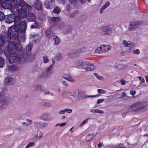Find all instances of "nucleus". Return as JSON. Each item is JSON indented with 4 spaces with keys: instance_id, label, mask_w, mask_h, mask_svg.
Instances as JSON below:
<instances>
[{
    "instance_id": "33",
    "label": "nucleus",
    "mask_w": 148,
    "mask_h": 148,
    "mask_svg": "<svg viewBox=\"0 0 148 148\" xmlns=\"http://www.w3.org/2000/svg\"><path fill=\"white\" fill-rule=\"evenodd\" d=\"M95 52L97 53H103L101 45L97 48L95 51Z\"/></svg>"
},
{
    "instance_id": "55",
    "label": "nucleus",
    "mask_w": 148,
    "mask_h": 148,
    "mask_svg": "<svg viewBox=\"0 0 148 148\" xmlns=\"http://www.w3.org/2000/svg\"><path fill=\"white\" fill-rule=\"evenodd\" d=\"M97 95H86L84 97L85 98H87V97H97Z\"/></svg>"
},
{
    "instance_id": "23",
    "label": "nucleus",
    "mask_w": 148,
    "mask_h": 148,
    "mask_svg": "<svg viewBox=\"0 0 148 148\" xmlns=\"http://www.w3.org/2000/svg\"><path fill=\"white\" fill-rule=\"evenodd\" d=\"M53 39L54 41V43L55 45H57L60 43V41L58 37L56 36L53 38Z\"/></svg>"
},
{
    "instance_id": "5",
    "label": "nucleus",
    "mask_w": 148,
    "mask_h": 148,
    "mask_svg": "<svg viewBox=\"0 0 148 148\" xmlns=\"http://www.w3.org/2000/svg\"><path fill=\"white\" fill-rule=\"evenodd\" d=\"M81 67L87 71H90L94 70L95 68V66L88 61H85L83 63Z\"/></svg>"
},
{
    "instance_id": "21",
    "label": "nucleus",
    "mask_w": 148,
    "mask_h": 148,
    "mask_svg": "<svg viewBox=\"0 0 148 148\" xmlns=\"http://www.w3.org/2000/svg\"><path fill=\"white\" fill-rule=\"evenodd\" d=\"M64 98H67L71 95V94L70 92H64L61 95Z\"/></svg>"
},
{
    "instance_id": "26",
    "label": "nucleus",
    "mask_w": 148,
    "mask_h": 148,
    "mask_svg": "<svg viewBox=\"0 0 148 148\" xmlns=\"http://www.w3.org/2000/svg\"><path fill=\"white\" fill-rule=\"evenodd\" d=\"M34 88L36 90L40 92L42 91L43 90L41 86L39 85H36L34 87Z\"/></svg>"
},
{
    "instance_id": "18",
    "label": "nucleus",
    "mask_w": 148,
    "mask_h": 148,
    "mask_svg": "<svg viewBox=\"0 0 148 148\" xmlns=\"http://www.w3.org/2000/svg\"><path fill=\"white\" fill-rule=\"evenodd\" d=\"M90 111L91 112L98 113L100 114H103L104 113L103 111L99 110L98 109H91L90 110Z\"/></svg>"
},
{
    "instance_id": "30",
    "label": "nucleus",
    "mask_w": 148,
    "mask_h": 148,
    "mask_svg": "<svg viewBox=\"0 0 148 148\" xmlns=\"http://www.w3.org/2000/svg\"><path fill=\"white\" fill-rule=\"evenodd\" d=\"M62 58V56L59 53H56L55 57V58L56 59L58 60H60Z\"/></svg>"
},
{
    "instance_id": "43",
    "label": "nucleus",
    "mask_w": 148,
    "mask_h": 148,
    "mask_svg": "<svg viewBox=\"0 0 148 148\" xmlns=\"http://www.w3.org/2000/svg\"><path fill=\"white\" fill-rule=\"evenodd\" d=\"M62 84L66 87H68L69 84L68 83L65 81H63L62 82Z\"/></svg>"
},
{
    "instance_id": "7",
    "label": "nucleus",
    "mask_w": 148,
    "mask_h": 148,
    "mask_svg": "<svg viewBox=\"0 0 148 148\" xmlns=\"http://www.w3.org/2000/svg\"><path fill=\"white\" fill-rule=\"evenodd\" d=\"M40 119L47 121H50L52 120L51 117L49 114L46 112L42 113L40 117Z\"/></svg>"
},
{
    "instance_id": "2",
    "label": "nucleus",
    "mask_w": 148,
    "mask_h": 148,
    "mask_svg": "<svg viewBox=\"0 0 148 148\" xmlns=\"http://www.w3.org/2000/svg\"><path fill=\"white\" fill-rule=\"evenodd\" d=\"M17 50V46L13 42H10L8 46V51L10 55L9 57L8 60L10 63L12 64L15 62L23 63L26 61V59L23 56L24 52L22 49L18 51L17 56L14 54Z\"/></svg>"
},
{
    "instance_id": "8",
    "label": "nucleus",
    "mask_w": 148,
    "mask_h": 148,
    "mask_svg": "<svg viewBox=\"0 0 148 148\" xmlns=\"http://www.w3.org/2000/svg\"><path fill=\"white\" fill-rule=\"evenodd\" d=\"M14 83V79L10 77H6L4 80V83L6 85L12 84Z\"/></svg>"
},
{
    "instance_id": "37",
    "label": "nucleus",
    "mask_w": 148,
    "mask_h": 148,
    "mask_svg": "<svg viewBox=\"0 0 148 148\" xmlns=\"http://www.w3.org/2000/svg\"><path fill=\"white\" fill-rule=\"evenodd\" d=\"M35 145V143L34 142H29L27 144L25 148H28L30 147H33Z\"/></svg>"
},
{
    "instance_id": "13",
    "label": "nucleus",
    "mask_w": 148,
    "mask_h": 148,
    "mask_svg": "<svg viewBox=\"0 0 148 148\" xmlns=\"http://www.w3.org/2000/svg\"><path fill=\"white\" fill-rule=\"evenodd\" d=\"M110 4V3L108 1L106 2L104 4L103 6L101 8L100 11H99V13L100 14H102L103 13L104 10L107 8Z\"/></svg>"
},
{
    "instance_id": "54",
    "label": "nucleus",
    "mask_w": 148,
    "mask_h": 148,
    "mask_svg": "<svg viewBox=\"0 0 148 148\" xmlns=\"http://www.w3.org/2000/svg\"><path fill=\"white\" fill-rule=\"evenodd\" d=\"M120 81L122 85H124L125 84V80H123V79H121L120 80Z\"/></svg>"
},
{
    "instance_id": "31",
    "label": "nucleus",
    "mask_w": 148,
    "mask_h": 148,
    "mask_svg": "<svg viewBox=\"0 0 148 148\" xmlns=\"http://www.w3.org/2000/svg\"><path fill=\"white\" fill-rule=\"evenodd\" d=\"M68 56L70 58H72L75 56V52L74 51H72L68 53L67 54Z\"/></svg>"
},
{
    "instance_id": "35",
    "label": "nucleus",
    "mask_w": 148,
    "mask_h": 148,
    "mask_svg": "<svg viewBox=\"0 0 148 148\" xmlns=\"http://www.w3.org/2000/svg\"><path fill=\"white\" fill-rule=\"evenodd\" d=\"M5 17L4 13L0 11V21H3Z\"/></svg>"
},
{
    "instance_id": "61",
    "label": "nucleus",
    "mask_w": 148,
    "mask_h": 148,
    "mask_svg": "<svg viewBox=\"0 0 148 148\" xmlns=\"http://www.w3.org/2000/svg\"><path fill=\"white\" fill-rule=\"evenodd\" d=\"M66 124V123H60V126L61 127L64 126Z\"/></svg>"
},
{
    "instance_id": "56",
    "label": "nucleus",
    "mask_w": 148,
    "mask_h": 148,
    "mask_svg": "<svg viewBox=\"0 0 148 148\" xmlns=\"http://www.w3.org/2000/svg\"><path fill=\"white\" fill-rule=\"evenodd\" d=\"M130 92L131 95H134L136 93V92L135 91H132V90L130 91Z\"/></svg>"
},
{
    "instance_id": "41",
    "label": "nucleus",
    "mask_w": 148,
    "mask_h": 148,
    "mask_svg": "<svg viewBox=\"0 0 148 148\" xmlns=\"http://www.w3.org/2000/svg\"><path fill=\"white\" fill-rule=\"evenodd\" d=\"M41 122H38L35 121L34 122V124L36 126L38 127H40Z\"/></svg>"
},
{
    "instance_id": "16",
    "label": "nucleus",
    "mask_w": 148,
    "mask_h": 148,
    "mask_svg": "<svg viewBox=\"0 0 148 148\" xmlns=\"http://www.w3.org/2000/svg\"><path fill=\"white\" fill-rule=\"evenodd\" d=\"M127 66L126 64H118V65H115V67L116 69H125L127 67Z\"/></svg>"
},
{
    "instance_id": "47",
    "label": "nucleus",
    "mask_w": 148,
    "mask_h": 148,
    "mask_svg": "<svg viewBox=\"0 0 148 148\" xmlns=\"http://www.w3.org/2000/svg\"><path fill=\"white\" fill-rule=\"evenodd\" d=\"M65 113V109L62 110L58 112L59 114H64Z\"/></svg>"
},
{
    "instance_id": "29",
    "label": "nucleus",
    "mask_w": 148,
    "mask_h": 148,
    "mask_svg": "<svg viewBox=\"0 0 148 148\" xmlns=\"http://www.w3.org/2000/svg\"><path fill=\"white\" fill-rule=\"evenodd\" d=\"M61 11V9L60 8L58 7H56L54 8L53 10V12L56 14H58Z\"/></svg>"
},
{
    "instance_id": "51",
    "label": "nucleus",
    "mask_w": 148,
    "mask_h": 148,
    "mask_svg": "<svg viewBox=\"0 0 148 148\" xmlns=\"http://www.w3.org/2000/svg\"><path fill=\"white\" fill-rule=\"evenodd\" d=\"M104 100V99H98L97 100V104H99L101 102L103 101Z\"/></svg>"
},
{
    "instance_id": "60",
    "label": "nucleus",
    "mask_w": 148,
    "mask_h": 148,
    "mask_svg": "<svg viewBox=\"0 0 148 148\" xmlns=\"http://www.w3.org/2000/svg\"><path fill=\"white\" fill-rule=\"evenodd\" d=\"M23 125L24 126H27L29 125V124L25 122H23L22 123Z\"/></svg>"
},
{
    "instance_id": "14",
    "label": "nucleus",
    "mask_w": 148,
    "mask_h": 148,
    "mask_svg": "<svg viewBox=\"0 0 148 148\" xmlns=\"http://www.w3.org/2000/svg\"><path fill=\"white\" fill-rule=\"evenodd\" d=\"M50 20L54 24V26H55L56 24H55L58 23L60 19L59 17H51L50 18Z\"/></svg>"
},
{
    "instance_id": "9",
    "label": "nucleus",
    "mask_w": 148,
    "mask_h": 148,
    "mask_svg": "<svg viewBox=\"0 0 148 148\" xmlns=\"http://www.w3.org/2000/svg\"><path fill=\"white\" fill-rule=\"evenodd\" d=\"M138 27V23L137 22H132L130 23V27L128 28V29L129 30H133L137 28Z\"/></svg>"
},
{
    "instance_id": "57",
    "label": "nucleus",
    "mask_w": 148,
    "mask_h": 148,
    "mask_svg": "<svg viewBox=\"0 0 148 148\" xmlns=\"http://www.w3.org/2000/svg\"><path fill=\"white\" fill-rule=\"evenodd\" d=\"M43 134V133L42 132H40L39 134V136H38V138L39 140H40L41 138L42 137V135Z\"/></svg>"
},
{
    "instance_id": "53",
    "label": "nucleus",
    "mask_w": 148,
    "mask_h": 148,
    "mask_svg": "<svg viewBox=\"0 0 148 148\" xmlns=\"http://www.w3.org/2000/svg\"><path fill=\"white\" fill-rule=\"evenodd\" d=\"M138 79L140 80V81L141 82L143 83L145 82V80L144 78L141 77H138Z\"/></svg>"
},
{
    "instance_id": "19",
    "label": "nucleus",
    "mask_w": 148,
    "mask_h": 148,
    "mask_svg": "<svg viewBox=\"0 0 148 148\" xmlns=\"http://www.w3.org/2000/svg\"><path fill=\"white\" fill-rule=\"evenodd\" d=\"M41 5L40 2L38 0H36V1L34 4V7L36 9H40L41 8Z\"/></svg>"
},
{
    "instance_id": "24",
    "label": "nucleus",
    "mask_w": 148,
    "mask_h": 148,
    "mask_svg": "<svg viewBox=\"0 0 148 148\" xmlns=\"http://www.w3.org/2000/svg\"><path fill=\"white\" fill-rule=\"evenodd\" d=\"M123 45L124 47H128L132 46V44L127 42L125 40H124L123 42Z\"/></svg>"
},
{
    "instance_id": "11",
    "label": "nucleus",
    "mask_w": 148,
    "mask_h": 148,
    "mask_svg": "<svg viewBox=\"0 0 148 148\" xmlns=\"http://www.w3.org/2000/svg\"><path fill=\"white\" fill-rule=\"evenodd\" d=\"M64 75V76H63L62 77L68 81L71 82H75V80L69 74H66Z\"/></svg>"
},
{
    "instance_id": "59",
    "label": "nucleus",
    "mask_w": 148,
    "mask_h": 148,
    "mask_svg": "<svg viewBox=\"0 0 148 148\" xmlns=\"http://www.w3.org/2000/svg\"><path fill=\"white\" fill-rule=\"evenodd\" d=\"M71 31V28L70 27H69L68 28L67 30V31H66L64 33H69Z\"/></svg>"
},
{
    "instance_id": "40",
    "label": "nucleus",
    "mask_w": 148,
    "mask_h": 148,
    "mask_svg": "<svg viewBox=\"0 0 148 148\" xmlns=\"http://www.w3.org/2000/svg\"><path fill=\"white\" fill-rule=\"evenodd\" d=\"M97 92L99 93L100 94H105L106 92L105 90L101 89H98Z\"/></svg>"
},
{
    "instance_id": "52",
    "label": "nucleus",
    "mask_w": 148,
    "mask_h": 148,
    "mask_svg": "<svg viewBox=\"0 0 148 148\" xmlns=\"http://www.w3.org/2000/svg\"><path fill=\"white\" fill-rule=\"evenodd\" d=\"M26 121L28 123V124H29V125L30 124H31L32 123V121L30 119H27L26 120Z\"/></svg>"
},
{
    "instance_id": "49",
    "label": "nucleus",
    "mask_w": 148,
    "mask_h": 148,
    "mask_svg": "<svg viewBox=\"0 0 148 148\" xmlns=\"http://www.w3.org/2000/svg\"><path fill=\"white\" fill-rule=\"evenodd\" d=\"M52 106V104L49 103V102H46V107H51Z\"/></svg>"
},
{
    "instance_id": "1",
    "label": "nucleus",
    "mask_w": 148,
    "mask_h": 148,
    "mask_svg": "<svg viewBox=\"0 0 148 148\" xmlns=\"http://www.w3.org/2000/svg\"><path fill=\"white\" fill-rule=\"evenodd\" d=\"M16 6L13 7L14 11H17L19 18L23 19L26 17L28 21H34L36 19L35 15L31 12H29L32 9V7L27 4L23 1L13 0Z\"/></svg>"
},
{
    "instance_id": "45",
    "label": "nucleus",
    "mask_w": 148,
    "mask_h": 148,
    "mask_svg": "<svg viewBox=\"0 0 148 148\" xmlns=\"http://www.w3.org/2000/svg\"><path fill=\"white\" fill-rule=\"evenodd\" d=\"M65 112H66L67 113L70 114L72 112V110L71 109H69L68 108L65 109Z\"/></svg>"
},
{
    "instance_id": "58",
    "label": "nucleus",
    "mask_w": 148,
    "mask_h": 148,
    "mask_svg": "<svg viewBox=\"0 0 148 148\" xmlns=\"http://www.w3.org/2000/svg\"><path fill=\"white\" fill-rule=\"evenodd\" d=\"M43 93L45 95L49 94L50 92L48 90H45L43 91Z\"/></svg>"
},
{
    "instance_id": "50",
    "label": "nucleus",
    "mask_w": 148,
    "mask_h": 148,
    "mask_svg": "<svg viewBox=\"0 0 148 148\" xmlns=\"http://www.w3.org/2000/svg\"><path fill=\"white\" fill-rule=\"evenodd\" d=\"M65 25L64 23H63L60 24L58 26V28L59 29H60L62 28H63Z\"/></svg>"
},
{
    "instance_id": "48",
    "label": "nucleus",
    "mask_w": 148,
    "mask_h": 148,
    "mask_svg": "<svg viewBox=\"0 0 148 148\" xmlns=\"http://www.w3.org/2000/svg\"><path fill=\"white\" fill-rule=\"evenodd\" d=\"M46 102H45L42 101L39 104L42 106L45 107L46 105Z\"/></svg>"
},
{
    "instance_id": "4",
    "label": "nucleus",
    "mask_w": 148,
    "mask_h": 148,
    "mask_svg": "<svg viewBox=\"0 0 148 148\" xmlns=\"http://www.w3.org/2000/svg\"><path fill=\"white\" fill-rule=\"evenodd\" d=\"M114 31V29L110 25L101 27L100 30V31L103 34L108 35H110Z\"/></svg>"
},
{
    "instance_id": "15",
    "label": "nucleus",
    "mask_w": 148,
    "mask_h": 148,
    "mask_svg": "<svg viewBox=\"0 0 148 148\" xmlns=\"http://www.w3.org/2000/svg\"><path fill=\"white\" fill-rule=\"evenodd\" d=\"M96 135L94 134H87L85 138L86 141H87L91 140Z\"/></svg>"
},
{
    "instance_id": "25",
    "label": "nucleus",
    "mask_w": 148,
    "mask_h": 148,
    "mask_svg": "<svg viewBox=\"0 0 148 148\" xmlns=\"http://www.w3.org/2000/svg\"><path fill=\"white\" fill-rule=\"evenodd\" d=\"M78 95L77 98L78 99L84 98L85 97L84 93L83 92L78 91Z\"/></svg>"
},
{
    "instance_id": "20",
    "label": "nucleus",
    "mask_w": 148,
    "mask_h": 148,
    "mask_svg": "<svg viewBox=\"0 0 148 148\" xmlns=\"http://www.w3.org/2000/svg\"><path fill=\"white\" fill-rule=\"evenodd\" d=\"M33 44L32 43H30L27 46L26 50V51L28 52V54L31 53L32 47Z\"/></svg>"
},
{
    "instance_id": "32",
    "label": "nucleus",
    "mask_w": 148,
    "mask_h": 148,
    "mask_svg": "<svg viewBox=\"0 0 148 148\" xmlns=\"http://www.w3.org/2000/svg\"><path fill=\"white\" fill-rule=\"evenodd\" d=\"M17 67L16 66L12 65L8 67V70L10 71H13L16 70Z\"/></svg>"
},
{
    "instance_id": "63",
    "label": "nucleus",
    "mask_w": 148,
    "mask_h": 148,
    "mask_svg": "<svg viewBox=\"0 0 148 148\" xmlns=\"http://www.w3.org/2000/svg\"><path fill=\"white\" fill-rule=\"evenodd\" d=\"M101 143H99L97 145V147L99 148H101Z\"/></svg>"
},
{
    "instance_id": "28",
    "label": "nucleus",
    "mask_w": 148,
    "mask_h": 148,
    "mask_svg": "<svg viewBox=\"0 0 148 148\" xmlns=\"http://www.w3.org/2000/svg\"><path fill=\"white\" fill-rule=\"evenodd\" d=\"M82 61L80 60H77L75 61L74 64H75L78 66H81L83 64Z\"/></svg>"
},
{
    "instance_id": "6",
    "label": "nucleus",
    "mask_w": 148,
    "mask_h": 148,
    "mask_svg": "<svg viewBox=\"0 0 148 148\" xmlns=\"http://www.w3.org/2000/svg\"><path fill=\"white\" fill-rule=\"evenodd\" d=\"M13 1V0H12ZM14 5L12 6V3L11 1L10 0H6L4 2H3L2 4V6L5 9H9L10 8H12V10L14 12H18L17 11H16V10L15 11H14V10H13V7L16 6V5L14 3Z\"/></svg>"
},
{
    "instance_id": "22",
    "label": "nucleus",
    "mask_w": 148,
    "mask_h": 148,
    "mask_svg": "<svg viewBox=\"0 0 148 148\" xmlns=\"http://www.w3.org/2000/svg\"><path fill=\"white\" fill-rule=\"evenodd\" d=\"M141 107H140L139 104H137V103H135V105L132 107V108L134 109L135 111L137 110H140Z\"/></svg>"
},
{
    "instance_id": "38",
    "label": "nucleus",
    "mask_w": 148,
    "mask_h": 148,
    "mask_svg": "<svg viewBox=\"0 0 148 148\" xmlns=\"http://www.w3.org/2000/svg\"><path fill=\"white\" fill-rule=\"evenodd\" d=\"M48 125V124L46 122L42 123L41 122L40 127V128H43L47 127Z\"/></svg>"
},
{
    "instance_id": "17",
    "label": "nucleus",
    "mask_w": 148,
    "mask_h": 148,
    "mask_svg": "<svg viewBox=\"0 0 148 148\" xmlns=\"http://www.w3.org/2000/svg\"><path fill=\"white\" fill-rule=\"evenodd\" d=\"M45 4V5L46 7L48 8H51V3L53 4H52V5H53L54 3V1H51L50 2H49L47 1H45V2L44 3Z\"/></svg>"
},
{
    "instance_id": "34",
    "label": "nucleus",
    "mask_w": 148,
    "mask_h": 148,
    "mask_svg": "<svg viewBox=\"0 0 148 148\" xmlns=\"http://www.w3.org/2000/svg\"><path fill=\"white\" fill-rule=\"evenodd\" d=\"M43 62L44 63H46L48 62L49 61V59L48 58L47 56L46 55H45L43 56Z\"/></svg>"
},
{
    "instance_id": "46",
    "label": "nucleus",
    "mask_w": 148,
    "mask_h": 148,
    "mask_svg": "<svg viewBox=\"0 0 148 148\" xmlns=\"http://www.w3.org/2000/svg\"><path fill=\"white\" fill-rule=\"evenodd\" d=\"M89 119V118H87L85 120H84V121H82V122L81 123V125H80V126L81 125H84V124H85L86 123L88 120Z\"/></svg>"
},
{
    "instance_id": "42",
    "label": "nucleus",
    "mask_w": 148,
    "mask_h": 148,
    "mask_svg": "<svg viewBox=\"0 0 148 148\" xmlns=\"http://www.w3.org/2000/svg\"><path fill=\"white\" fill-rule=\"evenodd\" d=\"M133 52L136 55H139L140 53V51L138 49H136L133 50Z\"/></svg>"
},
{
    "instance_id": "36",
    "label": "nucleus",
    "mask_w": 148,
    "mask_h": 148,
    "mask_svg": "<svg viewBox=\"0 0 148 148\" xmlns=\"http://www.w3.org/2000/svg\"><path fill=\"white\" fill-rule=\"evenodd\" d=\"M79 12L77 10H75L74 12L70 14L69 16L70 18H73L75 17L78 13Z\"/></svg>"
},
{
    "instance_id": "3",
    "label": "nucleus",
    "mask_w": 148,
    "mask_h": 148,
    "mask_svg": "<svg viewBox=\"0 0 148 148\" xmlns=\"http://www.w3.org/2000/svg\"><path fill=\"white\" fill-rule=\"evenodd\" d=\"M54 61L53 60V63L52 64L48 67L45 68L44 72H43L41 75V77L43 78H48L50 77L51 75L53 73V64Z\"/></svg>"
},
{
    "instance_id": "44",
    "label": "nucleus",
    "mask_w": 148,
    "mask_h": 148,
    "mask_svg": "<svg viewBox=\"0 0 148 148\" xmlns=\"http://www.w3.org/2000/svg\"><path fill=\"white\" fill-rule=\"evenodd\" d=\"M38 26V25L37 24V23H35L34 25H31V28H35L37 27Z\"/></svg>"
},
{
    "instance_id": "27",
    "label": "nucleus",
    "mask_w": 148,
    "mask_h": 148,
    "mask_svg": "<svg viewBox=\"0 0 148 148\" xmlns=\"http://www.w3.org/2000/svg\"><path fill=\"white\" fill-rule=\"evenodd\" d=\"M5 61L3 58L0 57V68L3 67L5 64Z\"/></svg>"
},
{
    "instance_id": "12",
    "label": "nucleus",
    "mask_w": 148,
    "mask_h": 148,
    "mask_svg": "<svg viewBox=\"0 0 148 148\" xmlns=\"http://www.w3.org/2000/svg\"><path fill=\"white\" fill-rule=\"evenodd\" d=\"M101 47L103 53H105L109 51L111 49V47L109 45H101Z\"/></svg>"
},
{
    "instance_id": "39",
    "label": "nucleus",
    "mask_w": 148,
    "mask_h": 148,
    "mask_svg": "<svg viewBox=\"0 0 148 148\" xmlns=\"http://www.w3.org/2000/svg\"><path fill=\"white\" fill-rule=\"evenodd\" d=\"M126 51L127 52H130L132 48H133V46H132H132H130L129 47H126Z\"/></svg>"
},
{
    "instance_id": "10",
    "label": "nucleus",
    "mask_w": 148,
    "mask_h": 148,
    "mask_svg": "<svg viewBox=\"0 0 148 148\" xmlns=\"http://www.w3.org/2000/svg\"><path fill=\"white\" fill-rule=\"evenodd\" d=\"M6 99V98L3 95L2 98L0 99V110L4 108L5 107V100Z\"/></svg>"
},
{
    "instance_id": "62",
    "label": "nucleus",
    "mask_w": 148,
    "mask_h": 148,
    "mask_svg": "<svg viewBox=\"0 0 148 148\" xmlns=\"http://www.w3.org/2000/svg\"><path fill=\"white\" fill-rule=\"evenodd\" d=\"M145 77L146 82H148V75H145Z\"/></svg>"
},
{
    "instance_id": "64",
    "label": "nucleus",
    "mask_w": 148,
    "mask_h": 148,
    "mask_svg": "<svg viewBox=\"0 0 148 148\" xmlns=\"http://www.w3.org/2000/svg\"><path fill=\"white\" fill-rule=\"evenodd\" d=\"M69 7H70V5H68L66 7V9L68 10H69Z\"/></svg>"
}]
</instances>
